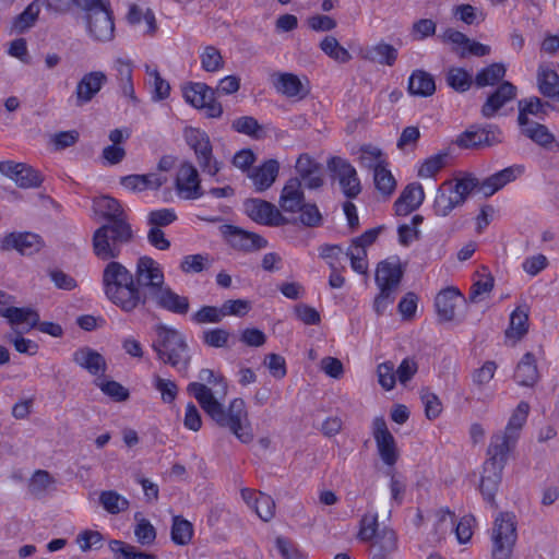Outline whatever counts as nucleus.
<instances>
[{"instance_id": "1", "label": "nucleus", "mask_w": 559, "mask_h": 559, "mask_svg": "<svg viewBox=\"0 0 559 559\" xmlns=\"http://www.w3.org/2000/svg\"><path fill=\"white\" fill-rule=\"evenodd\" d=\"M187 391L195 397L202 409L216 425L229 429L243 443L252 440L253 435L246 403L242 399H234L226 408L217 401L213 390L204 383L191 382L188 384Z\"/></svg>"}, {"instance_id": "2", "label": "nucleus", "mask_w": 559, "mask_h": 559, "mask_svg": "<svg viewBox=\"0 0 559 559\" xmlns=\"http://www.w3.org/2000/svg\"><path fill=\"white\" fill-rule=\"evenodd\" d=\"M102 284L107 299L122 311L132 312L140 307L133 273L120 262L110 261L106 264Z\"/></svg>"}, {"instance_id": "3", "label": "nucleus", "mask_w": 559, "mask_h": 559, "mask_svg": "<svg viewBox=\"0 0 559 559\" xmlns=\"http://www.w3.org/2000/svg\"><path fill=\"white\" fill-rule=\"evenodd\" d=\"M156 338L152 343V348L157 358L181 373H187L191 356L185 335L175 328L158 324L155 328Z\"/></svg>"}, {"instance_id": "4", "label": "nucleus", "mask_w": 559, "mask_h": 559, "mask_svg": "<svg viewBox=\"0 0 559 559\" xmlns=\"http://www.w3.org/2000/svg\"><path fill=\"white\" fill-rule=\"evenodd\" d=\"M132 238V228L128 222L102 225L93 234V252L99 260L114 261L121 254L122 246L129 243Z\"/></svg>"}, {"instance_id": "5", "label": "nucleus", "mask_w": 559, "mask_h": 559, "mask_svg": "<svg viewBox=\"0 0 559 559\" xmlns=\"http://www.w3.org/2000/svg\"><path fill=\"white\" fill-rule=\"evenodd\" d=\"M133 276L141 307L150 305L154 295L166 284L160 264L147 255L138 259Z\"/></svg>"}, {"instance_id": "6", "label": "nucleus", "mask_w": 559, "mask_h": 559, "mask_svg": "<svg viewBox=\"0 0 559 559\" xmlns=\"http://www.w3.org/2000/svg\"><path fill=\"white\" fill-rule=\"evenodd\" d=\"M509 454L488 447L487 460L484 463L479 490L485 501L497 508L496 493L502 480V473Z\"/></svg>"}, {"instance_id": "7", "label": "nucleus", "mask_w": 559, "mask_h": 559, "mask_svg": "<svg viewBox=\"0 0 559 559\" xmlns=\"http://www.w3.org/2000/svg\"><path fill=\"white\" fill-rule=\"evenodd\" d=\"M185 140L189 147L193 150L201 170L211 177H215L224 164L214 157L209 135L200 129L187 128L185 130Z\"/></svg>"}, {"instance_id": "8", "label": "nucleus", "mask_w": 559, "mask_h": 559, "mask_svg": "<svg viewBox=\"0 0 559 559\" xmlns=\"http://www.w3.org/2000/svg\"><path fill=\"white\" fill-rule=\"evenodd\" d=\"M492 559H510L513 546L516 542V527L514 515L501 512L492 526Z\"/></svg>"}, {"instance_id": "9", "label": "nucleus", "mask_w": 559, "mask_h": 559, "mask_svg": "<svg viewBox=\"0 0 559 559\" xmlns=\"http://www.w3.org/2000/svg\"><path fill=\"white\" fill-rule=\"evenodd\" d=\"M528 412V403L524 401L520 402L512 413L506 429L493 433L488 447L509 454L515 448L520 431L526 423Z\"/></svg>"}, {"instance_id": "10", "label": "nucleus", "mask_w": 559, "mask_h": 559, "mask_svg": "<svg viewBox=\"0 0 559 559\" xmlns=\"http://www.w3.org/2000/svg\"><path fill=\"white\" fill-rule=\"evenodd\" d=\"M83 21L88 38L97 44H107L115 39V15L111 5L84 13Z\"/></svg>"}, {"instance_id": "11", "label": "nucleus", "mask_w": 559, "mask_h": 559, "mask_svg": "<svg viewBox=\"0 0 559 559\" xmlns=\"http://www.w3.org/2000/svg\"><path fill=\"white\" fill-rule=\"evenodd\" d=\"M502 142V131L497 124H473L461 133L455 144L461 148H479Z\"/></svg>"}, {"instance_id": "12", "label": "nucleus", "mask_w": 559, "mask_h": 559, "mask_svg": "<svg viewBox=\"0 0 559 559\" xmlns=\"http://www.w3.org/2000/svg\"><path fill=\"white\" fill-rule=\"evenodd\" d=\"M328 167L338 179L342 191L348 199H354L360 193V180L356 169L349 162L342 157L334 156L329 160Z\"/></svg>"}, {"instance_id": "13", "label": "nucleus", "mask_w": 559, "mask_h": 559, "mask_svg": "<svg viewBox=\"0 0 559 559\" xmlns=\"http://www.w3.org/2000/svg\"><path fill=\"white\" fill-rule=\"evenodd\" d=\"M175 187L177 194L185 200H195L204 195L198 169L190 162L180 165Z\"/></svg>"}, {"instance_id": "14", "label": "nucleus", "mask_w": 559, "mask_h": 559, "mask_svg": "<svg viewBox=\"0 0 559 559\" xmlns=\"http://www.w3.org/2000/svg\"><path fill=\"white\" fill-rule=\"evenodd\" d=\"M245 209L247 215L259 224L267 226H282L289 223V221L274 204L264 200H247L245 203Z\"/></svg>"}, {"instance_id": "15", "label": "nucleus", "mask_w": 559, "mask_h": 559, "mask_svg": "<svg viewBox=\"0 0 559 559\" xmlns=\"http://www.w3.org/2000/svg\"><path fill=\"white\" fill-rule=\"evenodd\" d=\"M372 435L381 460L386 465H394L397 461L396 443L383 417H376L373 419Z\"/></svg>"}, {"instance_id": "16", "label": "nucleus", "mask_w": 559, "mask_h": 559, "mask_svg": "<svg viewBox=\"0 0 559 559\" xmlns=\"http://www.w3.org/2000/svg\"><path fill=\"white\" fill-rule=\"evenodd\" d=\"M0 173L24 189L37 188L43 182L41 175L33 167L23 163L0 162Z\"/></svg>"}, {"instance_id": "17", "label": "nucleus", "mask_w": 559, "mask_h": 559, "mask_svg": "<svg viewBox=\"0 0 559 559\" xmlns=\"http://www.w3.org/2000/svg\"><path fill=\"white\" fill-rule=\"evenodd\" d=\"M152 305L174 314L186 316L190 310V300L187 296L177 294L165 284L151 299Z\"/></svg>"}, {"instance_id": "18", "label": "nucleus", "mask_w": 559, "mask_h": 559, "mask_svg": "<svg viewBox=\"0 0 559 559\" xmlns=\"http://www.w3.org/2000/svg\"><path fill=\"white\" fill-rule=\"evenodd\" d=\"M225 235L228 243L236 250L252 252L267 247V241L262 236L233 225L226 226Z\"/></svg>"}, {"instance_id": "19", "label": "nucleus", "mask_w": 559, "mask_h": 559, "mask_svg": "<svg viewBox=\"0 0 559 559\" xmlns=\"http://www.w3.org/2000/svg\"><path fill=\"white\" fill-rule=\"evenodd\" d=\"M518 95V87L509 82L503 81L498 87L488 95L486 102L481 106L480 112L484 118H492L508 103L513 100Z\"/></svg>"}, {"instance_id": "20", "label": "nucleus", "mask_w": 559, "mask_h": 559, "mask_svg": "<svg viewBox=\"0 0 559 559\" xmlns=\"http://www.w3.org/2000/svg\"><path fill=\"white\" fill-rule=\"evenodd\" d=\"M40 248V237L29 231L10 233L3 237L0 245L2 251L16 250L23 255H32Z\"/></svg>"}, {"instance_id": "21", "label": "nucleus", "mask_w": 559, "mask_h": 559, "mask_svg": "<svg viewBox=\"0 0 559 559\" xmlns=\"http://www.w3.org/2000/svg\"><path fill=\"white\" fill-rule=\"evenodd\" d=\"M404 270L399 260H384L378 263L374 281L379 289L396 293Z\"/></svg>"}, {"instance_id": "22", "label": "nucleus", "mask_w": 559, "mask_h": 559, "mask_svg": "<svg viewBox=\"0 0 559 559\" xmlns=\"http://www.w3.org/2000/svg\"><path fill=\"white\" fill-rule=\"evenodd\" d=\"M441 39L445 43L462 46L463 48L459 52L461 58H465L467 55L484 57L488 56L491 51L488 45L471 40L465 34L453 28H447L441 35Z\"/></svg>"}, {"instance_id": "23", "label": "nucleus", "mask_w": 559, "mask_h": 559, "mask_svg": "<svg viewBox=\"0 0 559 559\" xmlns=\"http://www.w3.org/2000/svg\"><path fill=\"white\" fill-rule=\"evenodd\" d=\"M107 76L102 71H92L83 75L75 88L76 105L90 103L106 84Z\"/></svg>"}, {"instance_id": "24", "label": "nucleus", "mask_w": 559, "mask_h": 559, "mask_svg": "<svg viewBox=\"0 0 559 559\" xmlns=\"http://www.w3.org/2000/svg\"><path fill=\"white\" fill-rule=\"evenodd\" d=\"M72 360L92 376L104 374L107 369L103 355L88 346L78 348L72 355Z\"/></svg>"}, {"instance_id": "25", "label": "nucleus", "mask_w": 559, "mask_h": 559, "mask_svg": "<svg viewBox=\"0 0 559 559\" xmlns=\"http://www.w3.org/2000/svg\"><path fill=\"white\" fill-rule=\"evenodd\" d=\"M523 171L524 167L521 165L507 167L481 181L479 192L485 197H490L507 183L515 180Z\"/></svg>"}, {"instance_id": "26", "label": "nucleus", "mask_w": 559, "mask_h": 559, "mask_svg": "<svg viewBox=\"0 0 559 559\" xmlns=\"http://www.w3.org/2000/svg\"><path fill=\"white\" fill-rule=\"evenodd\" d=\"M520 127L522 134L535 144L549 152H559V142L545 124L532 122Z\"/></svg>"}, {"instance_id": "27", "label": "nucleus", "mask_w": 559, "mask_h": 559, "mask_svg": "<svg viewBox=\"0 0 559 559\" xmlns=\"http://www.w3.org/2000/svg\"><path fill=\"white\" fill-rule=\"evenodd\" d=\"M304 204L305 195L300 179L298 177L288 179L280 197L281 209L284 212L296 213Z\"/></svg>"}, {"instance_id": "28", "label": "nucleus", "mask_w": 559, "mask_h": 559, "mask_svg": "<svg viewBox=\"0 0 559 559\" xmlns=\"http://www.w3.org/2000/svg\"><path fill=\"white\" fill-rule=\"evenodd\" d=\"M518 108V123L521 126L534 122L533 120L528 119V115L535 116L539 119H545V117L548 115V110L555 109V106L548 102L542 100L537 96H532L519 100Z\"/></svg>"}, {"instance_id": "29", "label": "nucleus", "mask_w": 559, "mask_h": 559, "mask_svg": "<svg viewBox=\"0 0 559 559\" xmlns=\"http://www.w3.org/2000/svg\"><path fill=\"white\" fill-rule=\"evenodd\" d=\"M425 193L421 185H407L394 203L396 215L403 216L415 211L423 203Z\"/></svg>"}, {"instance_id": "30", "label": "nucleus", "mask_w": 559, "mask_h": 559, "mask_svg": "<svg viewBox=\"0 0 559 559\" xmlns=\"http://www.w3.org/2000/svg\"><path fill=\"white\" fill-rule=\"evenodd\" d=\"M460 300H464V297L459 289L454 287L442 289L435 299L438 317L442 321H452L455 316L456 304Z\"/></svg>"}, {"instance_id": "31", "label": "nucleus", "mask_w": 559, "mask_h": 559, "mask_svg": "<svg viewBox=\"0 0 559 559\" xmlns=\"http://www.w3.org/2000/svg\"><path fill=\"white\" fill-rule=\"evenodd\" d=\"M94 207L107 223L105 225H115L118 222H128L127 214L120 202L109 195H102L94 200Z\"/></svg>"}, {"instance_id": "32", "label": "nucleus", "mask_w": 559, "mask_h": 559, "mask_svg": "<svg viewBox=\"0 0 559 559\" xmlns=\"http://www.w3.org/2000/svg\"><path fill=\"white\" fill-rule=\"evenodd\" d=\"M514 380L522 386H534L539 380V372L534 354L526 353L519 361Z\"/></svg>"}, {"instance_id": "33", "label": "nucleus", "mask_w": 559, "mask_h": 559, "mask_svg": "<svg viewBox=\"0 0 559 559\" xmlns=\"http://www.w3.org/2000/svg\"><path fill=\"white\" fill-rule=\"evenodd\" d=\"M0 317L5 318L12 326L26 324L25 332L37 326L39 314L32 308L8 307L0 308Z\"/></svg>"}, {"instance_id": "34", "label": "nucleus", "mask_w": 559, "mask_h": 559, "mask_svg": "<svg viewBox=\"0 0 559 559\" xmlns=\"http://www.w3.org/2000/svg\"><path fill=\"white\" fill-rule=\"evenodd\" d=\"M280 170V164L275 159H269L254 168L249 177L252 179L255 190L259 192L269 189L275 181Z\"/></svg>"}, {"instance_id": "35", "label": "nucleus", "mask_w": 559, "mask_h": 559, "mask_svg": "<svg viewBox=\"0 0 559 559\" xmlns=\"http://www.w3.org/2000/svg\"><path fill=\"white\" fill-rule=\"evenodd\" d=\"M462 205V198L455 195L452 189H450V187H447V182L444 181L436 192V198L432 206L433 213L437 216L445 217L454 209Z\"/></svg>"}, {"instance_id": "36", "label": "nucleus", "mask_w": 559, "mask_h": 559, "mask_svg": "<svg viewBox=\"0 0 559 559\" xmlns=\"http://www.w3.org/2000/svg\"><path fill=\"white\" fill-rule=\"evenodd\" d=\"M372 539V559H385L397 550V536L393 530L383 528Z\"/></svg>"}, {"instance_id": "37", "label": "nucleus", "mask_w": 559, "mask_h": 559, "mask_svg": "<svg viewBox=\"0 0 559 559\" xmlns=\"http://www.w3.org/2000/svg\"><path fill=\"white\" fill-rule=\"evenodd\" d=\"M397 49L390 44L380 41L367 48L362 57L371 62L392 67L397 59Z\"/></svg>"}, {"instance_id": "38", "label": "nucleus", "mask_w": 559, "mask_h": 559, "mask_svg": "<svg viewBox=\"0 0 559 559\" xmlns=\"http://www.w3.org/2000/svg\"><path fill=\"white\" fill-rule=\"evenodd\" d=\"M436 91L435 80L431 74L423 70L414 71L408 79V92L412 95L428 97Z\"/></svg>"}, {"instance_id": "39", "label": "nucleus", "mask_w": 559, "mask_h": 559, "mask_svg": "<svg viewBox=\"0 0 559 559\" xmlns=\"http://www.w3.org/2000/svg\"><path fill=\"white\" fill-rule=\"evenodd\" d=\"M537 86L539 93L548 98L559 96V74L548 68L540 66L537 71Z\"/></svg>"}, {"instance_id": "40", "label": "nucleus", "mask_w": 559, "mask_h": 559, "mask_svg": "<svg viewBox=\"0 0 559 559\" xmlns=\"http://www.w3.org/2000/svg\"><path fill=\"white\" fill-rule=\"evenodd\" d=\"M114 69L116 70V76L119 81L122 95L135 102L136 97L134 95V87L132 82L131 61L122 58H117L114 62Z\"/></svg>"}, {"instance_id": "41", "label": "nucleus", "mask_w": 559, "mask_h": 559, "mask_svg": "<svg viewBox=\"0 0 559 559\" xmlns=\"http://www.w3.org/2000/svg\"><path fill=\"white\" fill-rule=\"evenodd\" d=\"M183 97L187 103L195 108H201L205 103L210 102L215 91L205 83H189L183 87Z\"/></svg>"}, {"instance_id": "42", "label": "nucleus", "mask_w": 559, "mask_h": 559, "mask_svg": "<svg viewBox=\"0 0 559 559\" xmlns=\"http://www.w3.org/2000/svg\"><path fill=\"white\" fill-rule=\"evenodd\" d=\"M528 331V309L526 306L518 307L510 316V324L506 331L508 338L521 340Z\"/></svg>"}, {"instance_id": "43", "label": "nucleus", "mask_w": 559, "mask_h": 559, "mask_svg": "<svg viewBox=\"0 0 559 559\" xmlns=\"http://www.w3.org/2000/svg\"><path fill=\"white\" fill-rule=\"evenodd\" d=\"M242 497L250 503V500H254V510L258 516L263 521H269L274 515L275 502L271 496L262 492H251L250 490H242Z\"/></svg>"}, {"instance_id": "44", "label": "nucleus", "mask_w": 559, "mask_h": 559, "mask_svg": "<svg viewBox=\"0 0 559 559\" xmlns=\"http://www.w3.org/2000/svg\"><path fill=\"white\" fill-rule=\"evenodd\" d=\"M109 548L116 559H156L154 554L141 551L135 546L122 540H110Z\"/></svg>"}, {"instance_id": "45", "label": "nucleus", "mask_w": 559, "mask_h": 559, "mask_svg": "<svg viewBox=\"0 0 559 559\" xmlns=\"http://www.w3.org/2000/svg\"><path fill=\"white\" fill-rule=\"evenodd\" d=\"M40 3L38 0L31 2L26 9L13 21L12 28L15 33L22 34L31 28L38 19Z\"/></svg>"}, {"instance_id": "46", "label": "nucleus", "mask_w": 559, "mask_h": 559, "mask_svg": "<svg viewBox=\"0 0 559 559\" xmlns=\"http://www.w3.org/2000/svg\"><path fill=\"white\" fill-rule=\"evenodd\" d=\"M445 182L447 187H450L455 195L462 198V204L465 203L472 192H479V187L481 186V182L471 174L456 179L455 182L451 180H447Z\"/></svg>"}, {"instance_id": "47", "label": "nucleus", "mask_w": 559, "mask_h": 559, "mask_svg": "<svg viewBox=\"0 0 559 559\" xmlns=\"http://www.w3.org/2000/svg\"><path fill=\"white\" fill-rule=\"evenodd\" d=\"M320 49L331 59L340 63H347L352 55L334 36H325L320 43Z\"/></svg>"}, {"instance_id": "48", "label": "nucleus", "mask_w": 559, "mask_h": 559, "mask_svg": "<svg viewBox=\"0 0 559 559\" xmlns=\"http://www.w3.org/2000/svg\"><path fill=\"white\" fill-rule=\"evenodd\" d=\"M507 69L503 63H492L481 69L475 76V84L478 87L495 85L506 75Z\"/></svg>"}, {"instance_id": "49", "label": "nucleus", "mask_w": 559, "mask_h": 559, "mask_svg": "<svg viewBox=\"0 0 559 559\" xmlns=\"http://www.w3.org/2000/svg\"><path fill=\"white\" fill-rule=\"evenodd\" d=\"M55 478L44 469H37L28 483V491L35 498H41L55 485Z\"/></svg>"}, {"instance_id": "50", "label": "nucleus", "mask_w": 559, "mask_h": 559, "mask_svg": "<svg viewBox=\"0 0 559 559\" xmlns=\"http://www.w3.org/2000/svg\"><path fill=\"white\" fill-rule=\"evenodd\" d=\"M170 535L171 540L176 545H188L193 536V526L188 520L183 519L180 515H176L173 518Z\"/></svg>"}, {"instance_id": "51", "label": "nucleus", "mask_w": 559, "mask_h": 559, "mask_svg": "<svg viewBox=\"0 0 559 559\" xmlns=\"http://www.w3.org/2000/svg\"><path fill=\"white\" fill-rule=\"evenodd\" d=\"M136 524L134 526V536L136 542L142 546H151L156 539V530L151 522L144 518H141V513L134 514Z\"/></svg>"}, {"instance_id": "52", "label": "nucleus", "mask_w": 559, "mask_h": 559, "mask_svg": "<svg viewBox=\"0 0 559 559\" xmlns=\"http://www.w3.org/2000/svg\"><path fill=\"white\" fill-rule=\"evenodd\" d=\"M99 502L110 514H118L129 508V500L115 490L103 491L99 496Z\"/></svg>"}, {"instance_id": "53", "label": "nucleus", "mask_w": 559, "mask_h": 559, "mask_svg": "<svg viewBox=\"0 0 559 559\" xmlns=\"http://www.w3.org/2000/svg\"><path fill=\"white\" fill-rule=\"evenodd\" d=\"M231 128L238 133L249 135L257 140L262 139L264 135L263 127L251 116H242L235 119L231 123Z\"/></svg>"}, {"instance_id": "54", "label": "nucleus", "mask_w": 559, "mask_h": 559, "mask_svg": "<svg viewBox=\"0 0 559 559\" xmlns=\"http://www.w3.org/2000/svg\"><path fill=\"white\" fill-rule=\"evenodd\" d=\"M448 85L459 93L466 92L472 86L471 74L463 68H451L447 73Z\"/></svg>"}, {"instance_id": "55", "label": "nucleus", "mask_w": 559, "mask_h": 559, "mask_svg": "<svg viewBox=\"0 0 559 559\" xmlns=\"http://www.w3.org/2000/svg\"><path fill=\"white\" fill-rule=\"evenodd\" d=\"M276 90L287 97H295L301 94L302 84L299 78L292 73H282L275 83Z\"/></svg>"}, {"instance_id": "56", "label": "nucleus", "mask_w": 559, "mask_h": 559, "mask_svg": "<svg viewBox=\"0 0 559 559\" xmlns=\"http://www.w3.org/2000/svg\"><path fill=\"white\" fill-rule=\"evenodd\" d=\"M190 320L198 325L219 323L223 320V312L221 307L203 306L191 314Z\"/></svg>"}, {"instance_id": "57", "label": "nucleus", "mask_w": 559, "mask_h": 559, "mask_svg": "<svg viewBox=\"0 0 559 559\" xmlns=\"http://www.w3.org/2000/svg\"><path fill=\"white\" fill-rule=\"evenodd\" d=\"M95 384L102 392L116 402H123L129 399V390L117 381L114 380H96Z\"/></svg>"}, {"instance_id": "58", "label": "nucleus", "mask_w": 559, "mask_h": 559, "mask_svg": "<svg viewBox=\"0 0 559 559\" xmlns=\"http://www.w3.org/2000/svg\"><path fill=\"white\" fill-rule=\"evenodd\" d=\"M203 70L215 72L223 68V57L217 48L207 46L200 56Z\"/></svg>"}, {"instance_id": "59", "label": "nucleus", "mask_w": 559, "mask_h": 559, "mask_svg": "<svg viewBox=\"0 0 559 559\" xmlns=\"http://www.w3.org/2000/svg\"><path fill=\"white\" fill-rule=\"evenodd\" d=\"M448 153L442 152L427 158L418 170V176L429 178L435 176L440 169L445 166Z\"/></svg>"}, {"instance_id": "60", "label": "nucleus", "mask_w": 559, "mask_h": 559, "mask_svg": "<svg viewBox=\"0 0 559 559\" xmlns=\"http://www.w3.org/2000/svg\"><path fill=\"white\" fill-rule=\"evenodd\" d=\"M376 188L383 194L390 195L396 186L395 179L391 171L383 167H377L373 173Z\"/></svg>"}, {"instance_id": "61", "label": "nucleus", "mask_w": 559, "mask_h": 559, "mask_svg": "<svg viewBox=\"0 0 559 559\" xmlns=\"http://www.w3.org/2000/svg\"><path fill=\"white\" fill-rule=\"evenodd\" d=\"M177 219V214L173 209H159L151 211L147 215V224L151 227H167Z\"/></svg>"}, {"instance_id": "62", "label": "nucleus", "mask_w": 559, "mask_h": 559, "mask_svg": "<svg viewBox=\"0 0 559 559\" xmlns=\"http://www.w3.org/2000/svg\"><path fill=\"white\" fill-rule=\"evenodd\" d=\"M230 334L222 328L209 329L203 332L202 341L209 347L222 348L228 343Z\"/></svg>"}, {"instance_id": "63", "label": "nucleus", "mask_w": 559, "mask_h": 559, "mask_svg": "<svg viewBox=\"0 0 559 559\" xmlns=\"http://www.w3.org/2000/svg\"><path fill=\"white\" fill-rule=\"evenodd\" d=\"M209 257L206 254H190L183 257L180 269L183 273H200L206 269Z\"/></svg>"}, {"instance_id": "64", "label": "nucleus", "mask_w": 559, "mask_h": 559, "mask_svg": "<svg viewBox=\"0 0 559 559\" xmlns=\"http://www.w3.org/2000/svg\"><path fill=\"white\" fill-rule=\"evenodd\" d=\"M420 399L425 405V414L428 419L437 418L441 411L442 405L439 397L427 389L421 390Z\"/></svg>"}]
</instances>
